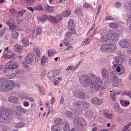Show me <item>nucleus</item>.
Masks as SVG:
<instances>
[{
	"mask_svg": "<svg viewBox=\"0 0 131 131\" xmlns=\"http://www.w3.org/2000/svg\"><path fill=\"white\" fill-rule=\"evenodd\" d=\"M15 85L14 81L9 80L5 81L0 84V91L2 92H8L13 89Z\"/></svg>",
	"mask_w": 131,
	"mask_h": 131,
	"instance_id": "1",
	"label": "nucleus"
},
{
	"mask_svg": "<svg viewBox=\"0 0 131 131\" xmlns=\"http://www.w3.org/2000/svg\"><path fill=\"white\" fill-rule=\"evenodd\" d=\"M79 80L81 84L85 87L88 86L92 82L91 79L86 74L80 75L79 77Z\"/></svg>",
	"mask_w": 131,
	"mask_h": 131,
	"instance_id": "2",
	"label": "nucleus"
},
{
	"mask_svg": "<svg viewBox=\"0 0 131 131\" xmlns=\"http://www.w3.org/2000/svg\"><path fill=\"white\" fill-rule=\"evenodd\" d=\"M117 54L118 56L114 57V59L116 61V63L118 64H120L123 62L125 57L122 52H118Z\"/></svg>",
	"mask_w": 131,
	"mask_h": 131,
	"instance_id": "3",
	"label": "nucleus"
},
{
	"mask_svg": "<svg viewBox=\"0 0 131 131\" xmlns=\"http://www.w3.org/2000/svg\"><path fill=\"white\" fill-rule=\"evenodd\" d=\"M74 21L73 19H70L69 20L68 24V28L70 31H72L73 34H75L76 31L75 30V24L74 23Z\"/></svg>",
	"mask_w": 131,
	"mask_h": 131,
	"instance_id": "4",
	"label": "nucleus"
},
{
	"mask_svg": "<svg viewBox=\"0 0 131 131\" xmlns=\"http://www.w3.org/2000/svg\"><path fill=\"white\" fill-rule=\"evenodd\" d=\"M17 64L14 62L13 60H11L8 62L7 64L5 66V68L6 69H15L17 67Z\"/></svg>",
	"mask_w": 131,
	"mask_h": 131,
	"instance_id": "5",
	"label": "nucleus"
},
{
	"mask_svg": "<svg viewBox=\"0 0 131 131\" xmlns=\"http://www.w3.org/2000/svg\"><path fill=\"white\" fill-rule=\"evenodd\" d=\"M62 18V17L61 15H59L56 16L55 17L50 16L49 17V19H50V21L51 22L57 23L61 21Z\"/></svg>",
	"mask_w": 131,
	"mask_h": 131,
	"instance_id": "6",
	"label": "nucleus"
},
{
	"mask_svg": "<svg viewBox=\"0 0 131 131\" xmlns=\"http://www.w3.org/2000/svg\"><path fill=\"white\" fill-rule=\"evenodd\" d=\"M34 54L32 53H29L25 59L26 63L29 64L31 63L34 60Z\"/></svg>",
	"mask_w": 131,
	"mask_h": 131,
	"instance_id": "7",
	"label": "nucleus"
},
{
	"mask_svg": "<svg viewBox=\"0 0 131 131\" xmlns=\"http://www.w3.org/2000/svg\"><path fill=\"white\" fill-rule=\"evenodd\" d=\"M120 46L122 48H126L129 45L130 43L128 40L126 39H122L119 41Z\"/></svg>",
	"mask_w": 131,
	"mask_h": 131,
	"instance_id": "8",
	"label": "nucleus"
},
{
	"mask_svg": "<svg viewBox=\"0 0 131 131\" xmlns=\"http://www.w3.org/2000/svg\"><path fill=\"white\" fill-rule=\"evenodd\" d=\"M3 113L4 114L8 119H9L12 118L13 117V115L11 110L9 109L4 108Z\"/></svg>",
	"mask_w": 131,
	"mask_h": 131,
	"instance_id": "9",
	"label": "nucleus"
},
{
	"mask_svg": "<svg viewBox=\"0 0 131 131\" xmlns=\"http://www.w3.org/2000/svg\"><path fill=\"white\" fill-rule=\"evenodd\" d=\"M91 103L97 105H99L103 103L102 100L99 99L97 97H94L91 100Z\"/></svg>",
	"mask_w": 131,
	"mask_h": 131,
	"instance_id": "10",
	"label": "nucleus"
},
{
	"mask_svg": "<svg viewBox=\"0 0 131 131\" xmlns=\"http://www.w3.org/2000/svg\"><path fill=\"white\" fill-rule=\"evenodd\" d=\"M108 53H111L115 51L117 47L114 44H108Z\"/></svg>",
	"mask_w": 131,
	"mask_h": 131,
	"instance_id": "11",
	"label": "nucleus"
},
{
	"mask_svg": "<svg viewBox=\"0 0 131 131\" xmlns=\"http://www.w3.org/2000/svg\"><path fill=\"white\" fill-rule=\"evenodd\" d=\"M110 40H111L110 38L108 37L106 35H104L101 37L100 41L102 42H108Z\"/></svg>",
	"mask_w": 131,
	"mask_h": 131,
	"instance_id": "12",
	"label": "nucleus"
},
{
	"mask_svg": "<svg viewBox=\"0 0 131 131\" xmlns=\"http://www.w3.org/2000/svg\"><path fill=\"white\" fill-rule=\"evenodd\" d=\"M109 35L110 36L111 40L114 39L116 38H117L119 36V34L118 33L116 32L114 30L111 31L109 33Z\"/></svg>",
	"mask_w": 131,
	"mask_h": 131,
	"instance_id": "13",
	"label": "nucleus"
},
{
	"mask_svg": "<svg viewBox=\"0 0 131 131\" xmlns=\"http://www.w3.org/2000/svg\"><path fill=\"white\" fill-rule=\"evenodd\" d=\"M8 100L12 103L17 104L18 103L17 98L15 96H10L9 97Z\"/></svg>",
	"mask_w": 131,
	"mask_h": 131,
	"instance_id": "14",
	"label": "nucleus"
},
{
	"mask_svg": "<svg viewBox=\"0 0 131 131\" xmlns=\"http://www.w3.org/2000/svg\"><path fill=\"white\" fill-rule=\"evenodd\" d=\"M83 101L80 100L75 102L74 105L76 108L82 109Z\"/></svg>",
	"mask_w": 131,
	"mask_h": 131,
	"instance_id": "15",
	"label": "nucleus"
},
{
	"mask_svg": "<svg viewBox=\"0 0 131 131\" xmlns=\"http://www.w3.org/2000/svg\"><path fill=\"white\" fill-rule=\"evenodd\" d=\"M8 121V118L3 113L0 116V122L1 123H5Z\"/></svg>",
	"mask_w": 131,
	"mask_h": 131,
	"instance_id": "16",
	"label": "nucleus"
},
{
	"mask_svg": "<svg viewBox=\"0 0 131 131\" xmlns=\"http://www.w3.org/2000/svg\"><path fill=\"white\" fill-rule=\"evenodd\" d=\"M92 85V86H93L94 88L96 89L98 91L99 90L100 88L102 86V85L100 84H98L96 82H93L92 81V82L91 83Z\"/></svg>",
	"mask_w": 131,
	"mask_h": 131,
	"instance_id": "17",
	"label": "nucleus"
},
{
	"mask_svg": "<svg viewBox=\"0 0 131 131\" xmlns=\"http://www.w3.org/2000/svg\"><path fill=\"white\" fill-rule=\"evenodd\" d=\"M120 92H112V93H111L110 94V97L111 98L112 100L113 101H115L117 99V97L116 95L117 94H120Z\"/></svg>",
	"mask_w": 131,
	"mask_h": 131,
	"instance_id": "18",
	"label": "nucleus"
},
{
	"mask_svg": "<svg viewBox=\"0 0 131 131\" xmlns=\"http://www.w3.org/2000/svg\"><path fill=\"white\" fill-rule=\"evenodd\" d=\"M23 47L22 46L20 45L19 44L16 45L15 46V51L18 52L20 53Z\"/></svg>",
	"mask_w": 131,
	"mask_h": 131,
	"instance_id": "19",
	"label": "nucleus"
},
{
	"mask_svg": "<svg viewBox=\"0 0 131 131\" xmlns=\"http://www.w3.org/2000/svg\"><path fill=\"white\" fill-rule=\"evenodd\" d=\"M90 105V103L88 102L85 101H83L82 109H87L89 107Z\"/></svg>",
	"mask_w": 131,
	"mask_h": 131,
	"instance_id": "20",
	"label": "nucleus"
},
{
	"mask_svg": "<svg viewBox=\"0 0 131 131\" xmlns=\"http://www.w3.org/2000/svg\"><path fill=\"white\" fill-rule=\"evenodd\" d=\"M47 75L48 78L51 79L56 77L57 74L54 71H52L49 72Z\"/></svg>",
	"mask_w": 131,
	"mask_h": 131,
	"instance_id": "21",
	"label": "nucleus"
},
{
	"mask_svg": "<svg viewBox=\"0 0 131 131\" xmlns=\"http://www.w3.org/2000/svg\"><path fill=\"white\" fill-rule=\"evenodd\" d=\"M114 107L119 113H122L123 112V109L120 107L118 103H115L114 105Z\"/></svg>",
	"mask_w": 131,
	"mask_h": 131,
	"instance_id": "22",
	"label": "nucleus"
},
{
	"mask_svg": "<svg viewBox=\"0 0 131 131\" xmlns=\"http://www.w3.org/2000/svg\"><path fill=\"white\" fill-rule=\"evenodd\" d=\"M16 108L17 110L22 113H26L27 112L26 109L23 108L20 106L17 105L16 107Z\"/></svg>",
	"mask_w": 131,
	"mask_h": 131,
	"instance_id": "23",
	"label": "nucleus"
},
{
	"mask_svg": "<svg viewBox=\"0 0 131 131\" xmlns=\"http://www.w3.org/2000/svg\"><path fill=\"white\" fill-rule=\"evenodd\" d=\"M108 44H105L102 45L101 46V50L103 52H107Z\"/></svg>",
	"mask_w": 131,
	"mask_h": 131,
	"instance_id": "24",
	"label": "nucleus"
},
{
	"mask_svg": "<svg viewBox=\"0 0 131 131\" xmlns=\"http://www.w3.org/2000/svg\"><path fill=\"white\" fill-rule=\"evenodd\" d=\"M51 15H48L47 16L46 15H42L40 19H38V21H45L47 19L50 21V19H49V17Z\"/></svg>",
	"mask_w": 131,
	"mask_h": 131,
	"instance_id": "25",
	"label": "nucleus"
},
{
	"mask_svg": "<svg viewBox=\"0 0 131 131\" xmlns=\"http://www.w3.org/2000/svg\"><path fill=\"white\" fill-rule=\"evenodd\" d=\"M93 115V112L90 111H88L84 114V116L88 119L90 118Z\"/></svg>",
	"mask_w": 131,
	"mask_h": 131,
	"instance_id": "26",
	"label": "nucleus"
},
{
	"mask_svg": "<svg viewBox=\"0 0 131 131\" xmlns=\"http://www.w3.org/2000/svg\"><path fill=\"white\" fill-rule=\"evenodd\" d=\"M109 26L111 27L116 29L118 27V25L117 23L115 22H113L112 23H110L109 24Z\"/></svg>",
	"mask_w": 131,
	"mask_h": 131,
	"instance_id": "27",
	"label": "nucleus"
},
{
	"mask_svg": "<svg viewBox=\"0 0 131 131\" xmlns=\"http://www.w3.org/2000/svg\"><path fill=\"white\" fill-rule=\"evenodd\" d=\"M52 131H60L61 130V128L57 125H53L51 127Z\"/></svg>",
	"mask_w": 131,
	"mask_h": 131,
	"instance_id": "28",
	"label": "nucleus"
},
{
	"mask_svg": "<svg viewBox=\"0 0 131 131\" xmlns=\"http://www.w3.org/2000/svg\"><path fill=\"white\" fill-rule=\"evenodd\" d=\"M54 7L50 6L48 5L45 8L46 11L47 12H53L54 11Z\"/></svg>",
	"mask_w": 131,
	"mask_h": 131,
	"instance_id": "29",
	"label": "nucleus"
},
{
	"mask_svg": "<svg viewBox=\"0 0 131 131\" xmlns=\"http://www.w3.org/2000/svg\"><path fill=\"white\" fill-rule=\"evenodd\" d=\"M101 73L103 77L109 75L108 72L105 68L103 69L101 71Z\"/></svg>",
	"mask_w": 131,
	"mask_h": 131,
	"instance_id": "30",
	"label": "nucleus"
},
{
	"mask_svg": "<svg viewBox=\"0 0 131 131\" xmlns=\"http://www.w3.org/2000/svg\"><path fill=\"white\" fill-rule=\"evenodd\" d=\"M54 123L56 125H60L63 123V121L62 119L58 118L54 121Z\"/></svg>",
	"mask_w": 131,
	"mask_h": 131,
	"instance_id": "31",
	"label": "nucleus"
},
{
	"mask_svg": "<svg viewBox=\"0 0 131 131\" xmlns=\"http://www.w3.org/2000/svg\"><path fill=\"white\" fill-rule=\"evenodd\" d=\"M111 77L113 78L114 80H117V75L113 71H111L110 73Z\"/></svg>",
	"mask_w": 131,
	"mask_h": 131,
	"instance_id": "32",
	"label": "nucleus"
},
{
	"mask_svg": "<svg viewBox=\"0 0 131 131\" xmlns=\"http://www.w3.org/2000/svg\"><path fill=\"white\" fill-rule=\"evenodd\" d=\"M48 60L47 57L44 56H43L41 60V64L42 65H43L44 63H46L48 62Z\"/></svg>",
	"mask_w": 131,
	"mask_h": 131,
	"instance_id": "33",
	"label": "nucleus"
},
{
	"mask_svg": "<svg viewBox=\"0 0 131 131\" xmlns=\"http://www.w3.org/2000/svg\"><path fill=\"white\" fill-rule=\"evenodd\" d=\"M120 102L121 105L123 106H127L130 103L129 101H127L125 100H121Z\"/></svg>",
	"mask_w": 131,
	"mask_h": 131,
	"instance_id": "34",
	"label": "nucleus"
},
{
	"mask_svg": "<svg viewBox=\"0 0 131 131\" xmlns=\"http://www.w3.org/2000/svg\"><path fill=\"white\" fill-rule=\"evenodd\" d=\"M78 97L81 100H83L85 97V94L84 93L80 92L78 93Z\"/></svg>",
	"mask_w": 131,
	"mask_h": 131,
	"instance_id": "35",
	"label": "nucleus"
},
{
	"mask_svg": "<svg viewBox=\"0 0 131 131\" xmlns=\"http://www.w3.org/2000/svg\"><path fill=\"white\" fill-rule=\"evenodd\" d=\"M10 29L12 30H16L18 28V26L14 25V24H13L9 26Z\"/></svg>",
	"mask_w": 131,
	"mask_h": 131,
	"instance_id": "36",
	"label": "nucleus"
},
{
	"mask_svg": "<svg viewBox=\"0 0 131 131\" xmlns=\"http://www.w3.org/2000/svg\"><path fill=\"white\" fill-rule=\"evenodd\" d=\"M63 130H70V126L68 123H66L63 125Z\"/></svg>",
	"mask_w": 131,
	"mask_h": 131,
	"instance_id": "37",
	"label": "nucleus"
},
{
	"mask_svg": "<svg viewBox=\"0 0 131 131\" xmlns=\"http://www.w3.org/2000/svg\"><path fill=\"white\" fill-rule=\"evenodd\" d=\"M103 78L104 82L106 85L110 83V79L109 77V75L103 77Z\"/></svg>",
	"mask_w": 131,
	"mask_h": 131,
	"instance_id": "38",
	"label": "nucleus"
},
{
	"mask_svg": "<svg viewBox=\"0 0 131 131\" xmlns=\"http://www.w3.org/2000/svg\"><path fill=\"white\" fill-rule=\"evenodd\" d=\"M79 121L81 126L83 127L84 126H85L86 125V122L85 120L82 118H80L79 119Z\"/></svg>",
	"mask_w": 131,
	"mask_h": 131,
	"instance_id": "39",
	"label": "nucleus"
},
{
	"mask_svg": "<svg viewBox=\"0 0 131 131\" xmlns=\"http://www.w3.org/2000/svg\"><path fill=\"white\" fill-rule=\"evenodd\" d=\"M22 42L25 47H26L29 45V43L28 40L25 38L22 39Z\"/></svg>",
	"mask_w": 131,
	"mask_h": 131,
	"instance_id": "40",
	"label": "nucleus"
},
{
	"mask_svg": "<svg viewBox=\"0 0 131 131\" xmlns=\"http://www.w3.org/2000/svg\"><path fill=\"white\" fill-rule=\"evenodd\" d=\"M18 33L16 31H14L12 33V36L13 38L15 39H16L19 36Z\"/></svg>",
	"mask_w": 131,
	"mask_h": 131,
	"instance_id": "41",
	"label": "nucleus"
},
{
	"mask_svg": "<svg viewBox=\"0 0 131 131\" xmlns=\"http://www.w3.org/2000/svg\"><path fill=\"white\" fill-rule=\"evenodd\" d=\"M131 125V122H130L124 126L122 129V131H126Z\"/></svg>",
	"mask_w": 131,
	"mask_h": 131,
	"instance_id": "42",
	"label": "nucleus"
},
{
	"mask_svg": "<svg viewBox=\"0 0 131 131\" xmlns=\"http://www.w3.org/2000/svg\"><path fill=\"white\" fill-rule=\"evenodd\" d=\"M71 14V12L67 10L63 11L62 14L63 16L66 17L69 16Z\"/></svg>",
	"mask_w": 131,
	"mask_h": 131,
	"instance_id": "43",
	"label": "nucleus"
},
{
	"mask_svg": "<svg viewBox=\"0 0 131 131\" xmlns=\"http://www.w3.org/2000/svg\"><path fill=\"white\" fill-rule=\"evenodd\" d=\"M123 96L126 95L129 96L131 99V91H124L122 93Z\"/></svg>",
	"mask_w": 131,
	"mask_h": 131,
	"instance_id": "44",
	"label": "nucleus"
},
{
	"mask_svg": "<svg viewBox=\"0 0 131 131\" xmlns=\"http://www.w3.org/2000/svg\"><path fill=\"white\" fill-rule=\"evenodd\" d=\"M74 13L78 15H82V13L81 9L80 8H78L74 11Z\"/></svg>",
	"mask_w": 131,
	"mask_h": 131,
	"instance_id": "45",
	"label": "nucleus"
},
{
	"mask_svg": "<svg viewBox=\"0 0 131 131\" xmlns=\"http://www.w3.org/2000/svg\"><path fill=\"white\" fill-rule=\"evenodd\" d=\"M93 82H96L102 85L103 83V81L101 80V79L100 78L97 77L96 78L95 81H93Z\"/></svg>",
	"mask_w": 131,
	"mask_h": 131,
	"instance_id": "46",
	"label": "nucleus"
},
{
	"mask_svg": "<svg viewBox=\"0 0 131 131\" xmlns=\"http://www.w3.org/2000/svg\"><path fill=\"white\" fill-rule=\"evenodd\" d=\"M62 42L67 47H68L70 45V43L67 39L65 38L62 41Z\"/></svg>",
	"mask_w": 131,
	"mask_h": 131,
	"instance_id": "47",
	"label": "nucleus"
},
{
	"mask_svg": "<svg viewBox=\"0 0 131 131\" xmlns=\"http://www.w3.org/2000/svg\"><path fill=\"white\" fill-rule=\"evenodd\" d=\"M67 117L69 118H72L73 116V115L72 113L70 111L67 112Z\"/></svg>",
	"mask_w": 131,
	"mask_h": 131,
	"instance_id": "48",
	"label": "nucleus"
},
{
	"mask_svg": "<svg viewBox=\"0 0 131 131\" xmlns=\"http://www.w3.org/2000/svg\"><path fill=\"white\" fill-rule=\"evenodd\" d=\"M70 31L67 32L65 36V38L68 39L70 37V35H71L72 34H73L72 31Z\"/></svg>",
	"mask_w": 131,
	"mask_h": 131,
	"instance_id": "49",
	"label": "nucleus"
},
{
	"mask_svg": "<svg viewBox=\"0 0 131 131\" xmlns=\"http://www.w3.org/2000/svg\"><path fill=\"white\" fill-rule=\"evenodd\" d=\"M56 53L55 51L54 50H50L48 51V56L54 55Z\"/></svg>",
	"mask_w": 131,
	"mask_h": 131,
	"instance_id": "50",
	"label": "nucleus"
},
{
	"mask_svg": "<svg viewBox=\"0 0 131 131\" xmlns=\"http://www.w3.org/2000/svg\"><path fill=\"white\" fill-rule=\"evenodd\" d=\"M34 51H35L37 56H39L40 55V50L37 47H35L33 48Z\"/></svg>",
	"mask_w": 131,
	"mask_h": 131,
	"instance_id": "51",
	"label": "nucleus"
},
{
	"mask_svg": "<svg viewBox=\"0 0 131 131\" xmlns=\"http://www.w3.org/2000/svg\"><path fill=\"white\" fill-rule=\"evenodd\" d=\"M90 90L91 92L92 93H95L97 92V91H98L96 89H95V88H94L93 86H92V85L91 84V85Z\"/></svg>",
	"mask_w": 131,
	"mask_h": 131,
	"instance_id": "52",
	"label": "nucleus"
},
{
	"mask_svg": "<svg viewBox=\"0 0 131 131\" xmlns=\"http://www.w3.org/2000/svg\"><path fill=\"white\" fill-rule=\"evenodd\" d=\"M104 114L105 116L107 118L109 119H110L111 118L112 116V114H109L108 113H105Z\"/></svg>",
	"mask_w": 131,
	"mask_h": 131,
	"instance_id": "53",
	"label": "nucleus"
},
{
	"mask_svg": "<svg viewBox=\"0 0 131 131\" xmlns=\"http://www.w3.org/2000/svg\"><path fill=\"white\" fill-rule=\"evenodd\" d=\"M6 30V28H5L0 30V36H2L5 32Z\"/></svg>",
	"mask_w": 131,
	"mask_h": 131,
	"instance_id": "54",
	"label": "nucleus"
},
{
	"mask_svg": "<svg viewBox=\"0 0 131 131\" xmlns=\"http://www.w3.org/2000/svg\"><path fill=\"white\" fill-rule=\"evenodd\" d=\"M36 30L37 32V34L38 35H39L41 34V29L40 27H38L36 28Z\"/></svg>",
	"mask_w": 131,
	"mask_h": 131,
	"instance_id": "55",
	"label": "nucleus"
},
{
	"mask_svg": "<svg viewBox=\"0 0 131 131\" xmlns=\"http://www.w3.org/2000/svg\"><path fill=\"white\" fill-rule=\"evenodd\" d=\"M39 90H40V92L41 94L43 95H45V92L44 90V88L43 87H41Z\"/></svg>",
	"mask_w": 131,
	"mask_h": 131,
	"instance_id": "56",
	"label": "nucleus"
},
{
	"mask_svg": "<svg viewBox=\"0 0 131 131\" xmlns=\"http://www.w3.org/2000/svg\"><path fill=\"white\" fill-rule=\"evenodd\" d=\"M24 125V124L23 122H20L17 124L16 126V127L17 128H20L23 126Z\"/></svg>",
	"mask_w": 131,
	"mask_h": 131,
	"instance_id": "57",
	"label": "nucleus"
},
{
	"mask_svg": "<svg viewBox=\"0 0 131 131\" xmlns=\"http://www.w3.org/2000/svg\"><path fill=\"white\" fill-rule=\"evenodd\" d=\"M125 68L123 67L122 68H121L120 71L118 73V74L119 75H121L124 74L125 73Z\"/></svg>",
	"mask_w": 131,
	"mask_h": 131,
	"instance_id": "58",
	"label": "nucleus"
},
{
	"mask_svg": "<svg viewBox=\"0 0 131 131\" xmlns=\"http://www.w3.org/2000/svg\"><path fill=\"white\" fill-rule=\"evenodd\" d=\"M11 58L10 55L8 54H5L2 56V58L4 59H9Z\"/></svg>",
	"mask_w": 131,
	"mask_h": 131,
	"instance_id": "59",
	"label": "nucleus"
},
{
	"mask_svg": "<svg viewBox=\"0 0 131 131\" xmlns=\"http://www.w3.org/2000/svg\"><path fill=\"white\" fill-rule=\"evenodd\" d=\"M54 82L53 83V84L54 85L58 86L59 85V81L57 80V78H55L54 80Z\"/></svg>",
	"mask_w": 131,
	"mask_h": 131,
	"instance_id": "60",
	"label": "nucleus"
},
{
	"mask_svg": "<svg viewBox=\"0 0 131 131\" xmlns=\"http://www.w3.org/2000/svg\"><path fill=\"white\" fill-rule=\"evenodd\" d=\"M119 66H117L116 67V71L118 72H119L121 71V67L122 68V66L123 65H122L121 64H118Z\"/></svg>",
	"mask_w": 131,
	"mask_h": 131,
	"instance_id": "61",
	"label": "nucleus"
},
{
	"mask_svg": "<svg viewBox=\"0 0 131 131\" xmlns=\"http://www.w3.org/2000/svg\"><path fill=\"white\" fill-rule=\"evenodd\" d=\"M121 3L118 2H117L114 4V6L116 8H118L121 6Z\"/></svg>",
	"mask_w": 131,
	"mask_h": 131,
	"instance_id": "62",
	"label": "nucleus"
},
{
	"mask_svg": "<svg viewBox=\"0 0 131 131\" xmlns=\"http://www.w3.org/2000/svg\"><path fill=\"white\" fill-rule=\"evenodd\" d=\"M21 73V69H18L16 70L15 72V75H18Z\"/></svg>",
	"mask_w": 131,
	"mask_h": 131,
	"instance_id": "63",
	"label": "nucleus"
},
{
	"mask_svg": "<svg viewBox=\"0 0 131 131\" xmlns=\"http://www.w3.org/2000/svg\"><path fill=\"white\" fill-rule=\"evenodd\" d=\"M53 109L52 106H50L48 109V112L47 114V116L48 115L50 114L51 112L52 111Z\"/></svg>",
	"mask_w": 131,
	"mask_h": 131,
	"instance_id": "64",
	"label": "nucleus"
}]
</instances>
